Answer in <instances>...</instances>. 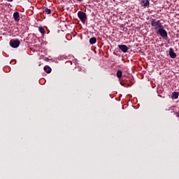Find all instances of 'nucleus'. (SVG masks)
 <instances>
[{"label": "nucleus", "instance_id": "obj_3", "mask_svg": "<svg viewBox=\"0 0 179 179\" xmlns=\"http://www.w3.org/2000/svg\"><path fill=\"white\" fill-rule=\"evenodd\" d=\"M10 45L13 48H17L20 45V41L19 39H12L10 41Z\"/></svg>", "mask_w": 179, "mask_h": 179}, {"label": "nucleus", "instance_id": "obj_15", "mask_svg": "<svg viewBox=\"0 0 179 179\" xmlns=\"http://www.w3.org/2000/svg\"><path fill=\"white\" fill-rule=\"evenodd\" d=\"M76 1H78V2H82V1L83 0H76Z\"/></svg>", "mask_w": 179, "mask_h": 179}, {"label": "nucleus", "instance_id": "obj_8", "mask_svg": "<svg viewBox=\"0 0 179 179\" xmlns=\"http://www.w3.org/2000/svg\"><path fill=\"white\" fill-rule=\"evenodd\" d=\"M169 55L171 58H176L177 57V55L176 54V52H174L173 48L169 49Z\"/></svg>", "mask_w": 179, "mask_h": 179}, {"label": "nucleus", "instance_id": "obj_5", "mask_svg": "<svg viewBox=\"0 0 179 179\" xmlns=\"http://www.w3.org/2000/svg\"><path fill=\"white\" fill-rule=\"evenodd\" d=\"M140 5L143 8H148L149 7V5H150V3L149 0H141Z\"/></svg>", "mask_w": 179, "mask_h": 179}, {"label": "nucleus", "instance_id": "obj_4", "mask_svg": "<svg viewBox=\"0 0 179 179\" xmlns=\"http://www.w3.org/2000/svg\"><path fill=\"white\" fill-rule=\"evenodd\" d=\"M157 33L159 34L161 37H163V38H166L167 37V31H165L164 27H162V28L158 29Z\"/></svg>", "mask_w": 179, "mask_h": 179}, {"label": "nucleus", "instance_id": "obj_1", "mask_svg": "<svg viewBox=\"0 0 179 179\" xmlns=\"http://www.w3.org/2000/svg\"><path fill=\"white\" fill-rule=\"evenodd\" d=\"M151 26L155 27V30H159L163 28V25L160 20H156V19H151Z\"/></svg>", "mask_w": 179, "mask_h": 179}, {"label": "nucleus", "instance_id": "obj_6", "mask_svg": "<svg viewBox=\"0 0 179 179\" xmlns=\"http://www.w3.org/2000/svg\"><path fill=\"white\" fill-rule=\"evenodd\" d=\"M118 48H120L122 52H128V46H127V45H118Z\"/></svg>", "mask_w": 179, "mask_h": 179}, {"label": "nucleus", "instance_id": "obj_13", "mask_svg": "<svg viewBox=\"0 0 179 179\" xmlns=\"http://www.w3.org/2000/svg\"><path fill=\"white\" fill-rule=\"evenodd\" d=\"M178 96H179L178 92H174L172 93V99H176L178 97Z\"/></svg>", "mask_w": 179, "mask_h": 179}, {"label": "nucleus", "instance_id": "obj_12", "mask_svg": "<svg viewBox=\"0 0 179 179\" xmlns=\"http://www.w3.org/2000/svg\"><path fill=\"white\" fill-rule=\"evenodd\" d=\"M38 31H40V33L44 36L45 34V30H44V28H43V27H38Z\"/></svg>", "mask_w": 179, "mask_h": 179}, {"label": "nucleus", "instance_id": "obj_11", "mask_svg": "<svg viewBox=\"0 0 179 179\" xmlns=\"http://www.w3.org/2000/svg\"><path fill=\"white\" fill-rule=\"evenodd\" d=\"M96 43H97V39L96 38V37H92L90 39V44H96Z\"/></svg>", "mask_w": 179, "mask_h": 179}, {"label": "nucleus", "instance_id": "obj_7", "mask_svg": "<svg viewBox=\"0 0 179 179\" xmlns=\"http://www.w3.org/2000/svg\"><path fill=\"white\" fill-rule=\"evenodd\" d=\"M13 19L15 22H19V20H20V15H19V12H15L13 13Z\"/></svg>", "mask_w": 179, "mask_h": 179}, {"label": "nucleus", "instance_id": "obj_17", "mask_svg": "<svg viewBox=\"0 0 179 179\" xmlns=\"http://www.w3.org/2000/svg\"><path fill=\"white\" fill-rule=\"evenodd\" d=\"M178 78H179V76H178Z\"/></svg>", "mask_w": 179, "mask_h": 179}, {"label": "nucleus", "instance_id": "obj_9", "mask_svg": "<svg viewBox=\"0 0 179 179\" xmlns=\"http://www.w3.org/2000/svg\"><path fill=\"white\" fill-rule=\"evenodd\" d=\"M43 10L45 15H51V9H49L46 7H43Z\"/></svg>", "mask_w": 179, "mask_h": 179}, {"label": "nucleus", "instance_id": "obj_2", "mask_svg": "<svg viewBox=\"0 0 179 179\" xmlns=\"http://www.w3.org/2000/svg\"><path fill=\"white\" fill-rule=\"evenodd\" d=\"M78 16L83 23H86V20H87V16L86 15V13H83V11H79L78 13Z\"/></svg>", "mask_w": 179, "mask_h": 179}, {"label": "nucleus", "instance_id": "obj_10", "mask_svg": "<svg viewBox=\"0 0 179 179\" xmlns=\"http://www.w3.org/2000/svg\"><path fill=\"white\" fill-rule=\"evenodd\" d=\"M44 71L45 72H46V73H51V67H50L49 66H44Z\"/></svg>", "mask_w": 179, "mask_h": 179}, {"label": "nucleus", "instance_id": "obj_14", "mask_svg": "<svg viewBox=\"0 0 179 179\" xmlns=\"http://www.w3.org/2000/svg\"><path fill=\"white\" fill-rule=\"evenodd\" d=\"M117 76L119 78V79L122 78V71L121 70H118L117 71Z\"/></svg>", "mask_w": 179, "mask_h": 179}, {"label": "nucleus", "instance_id": "obj_16", "mask_svg": "<svg viewBox=\"0 0 179 179\" xmlns=\"http://www.w3.org/2000/svg\"><path fill=\"white\" fill-rule=\"evenodd\" d=\"M79 71H82V69H80Z\"/></svg>", "mask_w": 179, "mask_h": 179}]
</instances>
